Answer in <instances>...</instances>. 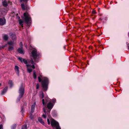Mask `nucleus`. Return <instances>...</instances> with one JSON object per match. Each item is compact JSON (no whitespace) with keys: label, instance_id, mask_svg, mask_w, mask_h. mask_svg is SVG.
Masks as SVG:
<instances>
[{"label":"nucleus","instance_id":"21","mask_svg":"<svg viewBox=\"0 0 129 129\" xmlns=\"http://www.w3.org/2000/svg\"><path fill=\"white\" fill-rule=\"evenodd\" d=\"M19 22L21 26L22 27H23V21L22 20H21L20 19L19 20Z\"/></svg>","mask_w":129,"mask_h":129},{"label":"nucleus","instance_id":"3","mask_svg":"<svg viewBox=\"0 0 129 129\" xmlns=\"http://www.w3.org/2000/svg\"><path fill=\"white\" fill-rule=\"evenodd\" d=\"M30 64H27L26 66L27 67L28 72L29 73L31 72L32 71V70L31 69V67L33 69L35 68V67L34 65H35V63L34 62L33 60L31 59L29 62Z\"/></svg>","mask_w":129,"mask_h":129},{"label":"nucleus","instance_id":"14","mask_svg":"<svg viewBox=\"0 0 129 129\" xmlns=\"http://www.w3.org/2000/svg\"><path fill=\"white\" fill-rule=\"evenodd\" d=\"M18 51L19 53L21 54H23L24 53L22 48H19L18 50Z\"/></svg>","mask_w":129,"mask_h":129},{"label":"nucleus","instance_id":"22","mask_svg":"<svg viewBox=\"0 0 129 129\" xmlns=\"http://www.w3.org/2000/svg\"><path fill=\"white\" fill-rule=\"evenodd\" d=\"M21 6L22 9L23 10H24L25 9V6L23 4H21Z\"/></svg>","mask_w":129,"mask_h":129},{"label":"nucleus","instance_id":"38","mask_svg":"<svg viewBox=\"0 0 129 129\" xmlns=\"http://www.w3.org/2000/svg\"><path fill=\"white\" fill-rule=\"evenodd\" d=\"M19 100H20V99H19V100H18V101H19Z\"/></svg>","mask_w":129,"mask_h":129},{"label":"nucleus","instance_id":"20","mask_svg":"<svg viewBox=\"0 0 129 129\" xmlns=\"http://www.w3.org/2000/svg\"><path fill=\"white\" fill-rule=\"evenodd\" d=\"M8 84L9 85L10 87H11L13 85V83L12 81L10 80L8 82Z\"/></svg>","mask_w":129,"mask_h":129},{"label":"nucleus","instance_id":"25","mask_svg":"<svg viewBox=\"0 0 129 129\" xmlns=\"http://www.w3.org/2000/svg\"><path fill=\"white\" fill-rule=\"evenodd\" d=\"M19 46L21 48L23 46V44L22 42H20L19 43Z\"/></svg>","mask_w":129,"mask_h":129},{"label":"nucleus","instance_id":"26","mask_svg":"<svg viewBox=\"0 0 129 129\" xmlns=\"http://www.w3.org/2000/svg\"><path fill=\"white\" fill-rule=\"evenodd\" d=\"M42 104L44 106H45V100H44L43 99L42 100Z\"/></svg>","mask_w":129,"mask_h":129},{"label":"nucleus","instance_id":"24","mask_svg":"<svg viewBox=\"0 0 129 129\" xmlns=\"http://www.w3.org/2000/svg\"><path fill=\"white\" fill-rule=\"evenodd\" d=\"M22 129H27V125H23L22 127Z\"/></svg>","mask_w":129,"mask_h":129},{"label":"nucleus","instance_id":"31","mask_svg":"<svg viewBox=\"0 0 129 129\" xmlns=\"http://www.w3.org/2000/svg\"><path fill=\"white\" fill-rule=\"evenodd\" d=\"M43 110L44 112H45V113H46V109L45 108H43Z\"/></svg>","mask_w":129,"mask_h":129},{"label":"nucleus","instance_id":"29","mask_svg":"<svg viewBox=\"0 0 129 129\" xmlns=\"http://www.w3.org/2000/svg\"><path fill=\"white\" fill-rule=\"evenodd\" d=\"M39 81V82H41V79L40 77H38Z\"/></svg>","mask_w":129,"mask_h":129},{"label":"nucleus","instance_id":"11","mask_svg":"<svg viewBox=\"0 0 129 129\" xmlns=\"http://www.w3.org/2000/svg\"><path fill=\"white\" fill-rule=\"evenodd\" d=\"M14 69L16 73L19 75V67L17 66H15V67Z\"/></svg>","mask_w":129,"mask_h":129},{"label":"nucleus","instance_id":"16","mask_svg":"<svg viewBox=\"0 0 129 129\" xmlns=\"http://www.w3.org/2000/svg\"><path fill=\"white\" fill-rule=\"evenodd\" d=\"M3 6L5 7H6L8 6L7 2L6 1H4L3 2Z\"/></svg>","mask_w":129,"mask_h":129},{"label":"nucleus","instance_id":"8","mask_svg":"<svg viewBox=\"0 0 129 129\" xmlns=\"http://www.w3.org/2000/svg\"><path fill=\"white\" fill-rule=\"evenodd\" d=\"M6 20L5 18H0V25H3L6 23Z\"/></svg>","mask_w":129,"mask_h":129},{"label":"nucleus","instance_id":"15","mask_svg":"<svg viewBox=\"0 0 129 129\" xmlns=\"http://www.w3.org/2000/svg\"><path fill=\"white\" fill-rule=\"evenodd\" d=\"M7 87H6L5 88H4L2 91L1 94L2 95H3L6 92L7 90Z\"/></svg>","mask_w":129,"mask_h":129},{"label":"nucleus","instance_id":"34","mask_svg":"<svg viewBox=\"0 0 129 129\" xmlns=\"http://www.w3.org/2000/svg\"><path fill=\"white\" fill-rule=\"evenodd\" d=\"M21 2H26L28 0H21Z\"/></svg>","mask_w":129,"mask_h":129},{"label":"nucleus","instance_id":"10","mask_svg":"<svg viewBox=\"0 0 129 129\" xmlns=\"http://www.w3.org/2000/svg\"><path fill=\"white\" fill-rule=\"evenodd\" d=\"M18 59L21 62H23L25 64H27V60L21 57H19Z\"/></svg>","mask_w":129,"mask_h":129},{"label":"nucleus","instance_id":"30","mask_svg":"<svg viewBox=\"0 0 129 129\" xmlns=\"http://www.w3.org/2000/svg\"><path fill=\"white\" fill-rule=\"evenodd\" d=\"M47 122H48V124H49V125H50V120H49V119L48 118L47 119Z\"/></svg>","mask_w":129,"mask_h":129},{"label":"nucleus","instance_id":"5","mask_svg":"<svg viewBox=\"0 0 129 129\" xmlns=\"http://www.w3.org/2000/svg\"><path fill=\"white\" fill-rule=\"evenodd\" d=\"M24 16L25 22L27 23H30L31 20V18L29 14L27 12H25L24 14Z\"/></svg>","mask_w":129,"mask_h":129},{"label":"nucleus","instance_id":"17","mask_svg":"<svg viewBox=\"0 0 129 129\" xmlns=\"http://www.w3.org/2000/svg\"><path fill=\"white\" fill-rule=\"evenodd\" d=\"M38 121L42 124L44 125V123L42 119L40 117H39L38 118Z\"/></svg>","mask_w":129,"mask_h":129},{"label":"nucleus","instance_id":"18","mask_svg":"<svg viewBox=\"0 0 129 129\" xmlns=\"http://www.w3.org/2000/svg\"><path fill=\"white\" fill-rule=\"evenodd\" d=\"M40 97L41 98H43L44 97V93L43 92H40L39 95Z\"/></svg>","mask_w":129,"mask_h":129},{"label":"nucleus","instance_id":"7","mask_svg":"<svg viewBox=\"0 0 129 129\" xmlns=\"http://www.w3.org/2000/svg\"><path fill=\"white\" fill-rule=\"evenodd\" d=\"M8 44L9 45V47L8 48V50L9 51L13 50L14 49L13 46L14 44V42L12 41H10L8 42Z\"/></svg>","mask_w":129,"mask_h":129},{"label":"nucleus","instance_id":"6","mask_svg":"<svg viewBox=\"0 0 129 129\" xmlns=\"http://www.w3.org/2000/svg\"><path fill=\"white\" fill-rule=\"evenodd\" d=\"M19 98H21L23 96L24 93V87L23 84H21L19 90Z\"/></svg>","mask_w":129,"mask_h":129},{"label":"nucleus","instance_id":"33","mask_svg":"<svg viewBox=\"0 0 129 129\" xmlns=\"http://www.w3.org/2000/svg\"><path fill=\"white\" fill-rule=\"evenodd\" d=\"M0 129H3V125L2 124L0 125Z\"/></svg>","mask_w":129,"mask_h":129},{"label":"nucleus","instance_id":"23","mask_svg":"<svg viewBox=\"0 0 129 129\" xmlns=\"http://www.w3.org/2000/svg\"><path fill=\"white\" fill-rule=\"evenodd\" d=\"M33 77L35 79H36V72L35 71H33Z\"/></svg>","mask_w":129,"mask_h":129},{"label":"nucleus","instance_id":"32","mask_svg":"<svg viewBox=\"0 0 129 129\" xmlns=\"http://www.w3.org/2000/svg\"><path fill=\"white\" fill-rule=\"evenodd\" d=\"M39 85L38 84H37L36 85V88L38 89L39 88Z\"/></svg>","mask_w":129,"mask_h":129},{"label":"nucleus","instance_id":"27","mask_svg":"<svg viewBox=\"0 0 129 129\" xmlns=\"http://www.w3.org/2000/svg\"><path fill=\"white\" fill-rule=\"evenodd\" d=\"M92 13L93 14H96V12L95 10H93L92 11Z\"/></svg>","mask_w":129,"mask_h":129},{"label":"nucleus","instance_id":"39","mask_svg":"<svg viewBox=\"0 0 129 129\" xmlns=\"http://www.w3.org/2000/svg\"><path fill=\"white\" fill-rule=\"evenodd\" d=\"M15 126L14 127V128H15Z\"/></svg>","mask_w":129,"mask_h":129},{"label":"nucleus","instance_id":"28","mask_svg":"<svg viewBox=\"0 0 129 129\" xmlns=\"http://www.w3.org/2000/svg\"><path fill=\"white\" fill-rule=\"evenodd\" d=\"M56 101V100L55 99H53L52 100V102L53 103H55Z\"/></svg>","mask_w":129,"mask_h":129},{"label":"nucleus","instance_id":"13","mask_svg":"<svg viewBox=\"0 0 129 129\" xmlns=\"http://www.w3.org/2000/svg\"><path fill=\"white\" fill-rule=\"evenodd\" d=\"M10 35L13 40L15 39H16V35L14 34H10Z\"/></svg>","mask_w":129,"mask_h":129},{"label":"nucleus","instance_id":"37","mask_svg":"<svg viewBox=\"0 0 129 129\" xmlns=\"http://www.w3.org/2000/svg\"><path fill=\"white\" fill-rule=\"evenodd\" d=\"M21 112L22 113H23V109H22L21 110Z\"/></svg>","mask_w":129,"mask_h":129},{"label":"nucleus","instance_id":"36","mask_svg":"<svg viewBox=\"0 0 129 129\" xmlns=\"http://www.w3.org/2000/svg\"><path fill=\"white\" fill-rule=\"evenodd\" d=\"M29 117L30 118H31V119H33V117L31 115H30Z\"/></svg>","mask_w":129,"mask_h":129},{"label":"nucleus","instance_id":"4","mask_svg":"<svg viewBox=\"0 0 129 129\" xmlns=\"http://www.w3.org/2000/svg\"><path fill=\"white\" fill-rule=\"evenodd\" d=\"M51 124L53 129H61L58 123L53 119L50 120Z\"/></svg>","mask_w":129,"mask_h":129},{"label":"nucleus","instance_id":"1","mask_svg":"<svg viewBox=\"0 0 129 129\" xmlns=\"http://www.w3.org/2000/svg\"><path fill=\"white\" fill-rule=\"evenodd\" d=\"M31 56L33 58L35 62H38V58L39 57L40 54L37 52V49L34 48H32L31 50Z\"/></svg>","mask_w":129,"mask_h":129},{"label":"nucleus","instance_id":"9","mask_svg":"<svg viewBox=\"0 0 129 129\" xmlns=\"http://www.w3.org/2000/svg\"><path fill=\"white\" fill-rule=\"evenodd\" d=\"M53 104H52L51 102H49L47 104V107L50 110V111L53 108Z\"/></svg>","mask_w":129,"mask_h":129},{"label":"nucleus","instance_id":"2","mask_svg":"<svg viewBox=\"0 0 129 129\" xmlns=\"http://www.w3.org/2000/svg\"><path fill=\"white\" fill-rule=\"evenodd\" d=\"M41 77L42 78V84L43 88L44 91L47 90L48 87V86L49 83L48 79L45 77H42V76L41 75Z\"/></svg>","mask_w":129,"mask_h":129},{"label":"nucleus","instance_id":"35","mask_svg":"<svg viewBox=\"0 0 129 129\" xmlns=\"http://www.w3.org/2000/svg\"><path fill=\"white\" fill-rule=\"evenodd\" d=\"M43 117L44 118H46V115L45 114H43Z\"/></svg>","mask_w":129,"mask_h":129},{"label":"nucleus","instance_id":"19","mask_svg":"<svg viewBox=\"0 0 129 129\" xmlns=\"http://www.w3.org/2000/svg\"><path fill=\"white\" fill-rule=\"evenodd\" d=\"M3 38L6 41L8 39V36L6 35H5L3 36Z\"/></svg>","mask_w":129,"mask_h":129},{"label":"nucleus","instance_id":"12","mask_svg":"<svg viewBox=\"0 0 129 129\" xmlns=\"http://www.w3.org/2000/svg\"><path fill=\"white\" fill-rule=\"evenodd\" d=\"M36 105V103H34L33 104V105H32L31 107V113H33L34 112V110H35V107Z\"/></svg>","mask_w":129,"mask_h":129}]
</instances>
